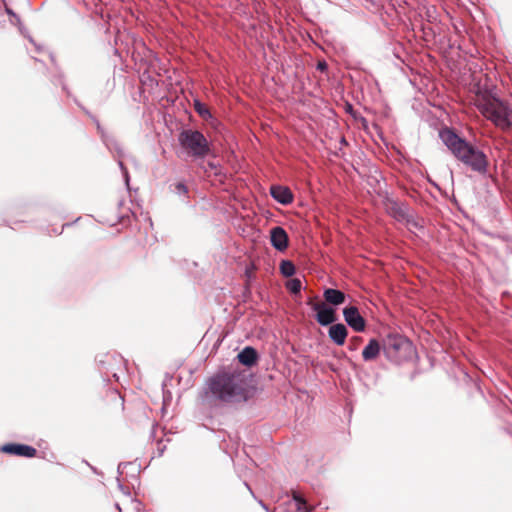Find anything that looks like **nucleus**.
Wrapping results in <instances>:
<instances>
[{
    "label": "nucleus",
    "instance_id": "1",
    "mask_svg": "<svg viewBox=\"0 0 512 512\" xmlns=\"http://www.w3.org/2000/svg\"><path fill=\"white\" fill-rule=\"evenodd\" d=\"M248 384L244 372H223L212 377L205 393L210 403H235L247 399Z\"/></svg>",
    "mask_w": 512,
    "mask_h": 512
},
{
    "label": "nucleus",
    "instance_id": "2",
    "mask_svg": "<svg viewBox=\"0 0 512 512\" xmlns=\"http://www.w3.org/2000/svg\"><path fill=\"white\" fill-rule=\"evenodd\" d=\"M443 143L451 153L462 163L473 171L484 173L487 170L488 162L486 155L466 140L460 138L452 130L445 129L440 132Z\"/></svg>",
    "mask_w": 512,
    "mask_h": 512
},
{
    "label": "nucleus",
    "instance_id": "3",
    "mask_svg": "<svg viewBox=\"0 0 512 512\" xmlns=\"http://www.w3.org/2000/svg\"><path fill=\"white\" fill-rule=\"evenodd\" d=\"M178 142L182 151L195 160L205 158L211 151L207 138L198 130H182Z\"/></svg>",
    "mask_w": 512,
    "mask_h": 512
},
{
    "label": "nucleus",
    "instance_id": "4",
    "mask_svg": "<svg viewBox=\"0 0 512 512\" xmlns=\"http://www.w3.org/2000/svg\"><path fill=\"white\" fill-rule=\"evenodd\" d=\"M477 106L482 114L496 126L503 129L512 126V110L499 99H484Z\"/></svg>",
    "mask_w": 512,
    "mask_h": 512
},
{
    "label": "nucleus",
    "instance_id": "5",
    "mask_svg": "<svg viewBox=\"0 0 512 512\" xmlns=\"http://www.w3.org/2000/svg\"><path fill=\"white\" fill-rule=\"evenodd\" d=\"M383 350L386 357L395 363L411 359L415 352L412 342L399 334H389L383 341Z\"/></svg>",
    "mask_w": 512,
    "mask_h": 512
},
{
    "label": "nucleus",
    "instance_id": "6",
    "mask_svg": "<svg viewBox=\"0 0 512 512\" xmlns=\"http://www.w3.org/2000/svg\"><path fill=\"white\" fill-rule=\"evenodd\" d=\"M311 307L316 311V321L321 326H328L333 324L337 320L336 311L333 307L326 305L325 303H312Z\"/></svg>",
    "mask_w": 512,
    "mask_h": 512
},
{
    "label": "nucleus",
    "instance_id": "7",
    "mask_svg": "<svg viewBox=\"0 0 512 512\" xmlns=\"http://www.w3.org/2000/svg\"><path fill=\"white\" fill-rule=\"evenodd\" d=\"M344 320L347 325L356 332H363L366 328V321L361 316L356 306H349L343 309Z\"/></svg>",
    "mask_w": 512,
    "mask_h": 512
},
{
    "label": "nucleus",
    "instance_id": "8",
    "mask_svg": "<svg viewBox=\"0 0 512 512\" xmlns=\"http://www.w3.org/2000/svg\"><path fill=\"white\" fill-rule=\"evenodd\" d=\"M288 241V234L282 227L276 226L270 230V242L276 250L281 252L286 250Z\"/></svg>",
    "mask_w": 512,
    "mask_h": 512
},
{
    "label": "nucleus",
    "instance_id": "9",
    "mask_svg": "<svg viewBox=\"0 0 512 512\" xmlns=\"http://www.w3.org/2000/svg\"><path fill=\"white\" fill-rule=\"evenodd\" d=\"M1 451L9 454H14L17 456L27 457L31 458L36 455V449L32 446L25 445V444H5L1 447Z\"/></svg>",
    "mask_w": 512,
    "mask_h": 512
},
{
    "label": "nucleus",
    "instance_id": "10",
    "mask_svg": "<svg viewBox=\"0 0 512 512\" xmlns=\"http://www.w3.org/2000/svg\"><path fill=\"white\" fill-rule=\"evenodd\" d=\"M328 335L331 341H333L336 345L341 346L345 343L348 330L344 324L337 323L330 326Z\"/></svg>",
    "mask_w": 512,
    "mask_h": 512
},
{
    "label": "nucleus",
    "instance_id": "11",
    "mask_svg": "<svg viewBox=\"0 0 512 512\" xmlns=\"http://www.w3.org/2000/svg\"><path fill=\"white\" fill-rule=\"evenodd\" d=\"M291 507L292 512H312V509H308L305 499L297 492H293V501L288 503ZM278 512H286L287 508L283 505L278 506Z\"/></svg>",
    "mask_w": 512,
    "mask_h": 512
},
{
    "label": "nucleus",
    "instance_id": "12",
    "mask_svg": "<svg viewBox=\"0 0 512 512\" xmlns=\"http://www.w3.org/2000/svg\"><path fill=\"white\" fill-rule=\"evenodd\" d=\"M271 196L279 203L288 205L293 201V194L289 188L283 186H272L270 188Z\"/></svg>",
    "mask_w": 512,
    "mask_h": 512
},
{
    "label": "nucleus",
    "instance_id": "13",
    "mask_svg": "<svg viewBox=\"0 0 512 512\" xmlns=\"http://www.w3.org/2000/svg\"><path fill=\"white\" fill-rule=\"evenodd\" d=\"M97 125V130L101 135L102 141L105 144V146L111 151L115 152L118 157H121L123 155V151L121 147L119 146L118 142L112 138L111 136L107 135L103 128L101 127L100 123L95 120Z\"/></svg>",
    "mask_w": 512,
    "mask_h": 512
},
{
    "label": "nucleus",
    "instance_id": "14",
    "mask_svg": "<svg viewBox=\"0 0 512 512\" xmlns=\"http://www.w3.org/2000/svg\"><path fill=\"white\" fill-rule=\"evenodd\" d=\"M237 358L241 364L251 367L256 364L258 354L253 347L247 346L237 355Z\"/></svg>",
    "mask_w": 512,
    "mask_h": 512
},
{
    "label": "nucleus",
    "instance_id": "15",
    "mask_svg": "<svg viewBox=\"0 0 512 512\" xmlns=\"http://www.w3.org/2000/svg\"><path fill=\"white\" fill-rule=\"evenodd\" d=\"M380 353V344L376 339H371L362 351L364 361L375 360Z\"/></svg>",
    "mask_w": 512,
    "mask_h": 512
},
{
    "label": "nucleus",
    "instance_id": "16",
    "mask_svg": "<svg viewBox=\"0 0 512 512\" xmlns=\"http://www.w3.org/2000/svg\"><path fill=\"white\" fill-rule=\"evenodd\" d=\"M323 296L328 303L335 306L342 304L346 298L345 294L342 291L332 288L326 289L324 291Z\"/></svg>",
    "mask_w": 512,
    "mask_h": 512
},
{
    "label": "nucleus",
    "instance_id": "17",
    "mask_svg": "<svg viewBox=\"0 0 512 512\" xmlns=\"http://www.w3.org/2000/svg\"><path fill=\"white\" fill-rule=\"evenodd\" d=\"M295 265L289 260H282L280 263V272L285 277H291L295 274Z\"/></svg>",
    "mask_w": 512,
    "mask_h": 512
},
{
    "label": "nucleus",
    "instance_id": "18",
    "mask_svg": "<svg viewBox=\"0 0 512 512\" xmlns=\"http://www.w3.org/2000/svg\"><path fill=\"white\" fill-rule=\"evenodd\" d=\"M194 109L202 118H210L211 113L208 108L199 100H194Z\"/></svg>",
    "mask_w": 512,
    "mask_h": 512
},
{
    "label": "nucleus",
    "instance_id": "19",
    "mask_svg": "<svg viewBox=\"0 0 512 512\" xmlns=\"http://www.w3.org/2000/svg\"><path fill=\"white\" fill-rule=\"evenodd\" d=\"M287 288L293 294L299 293L301 291V288H302L301 280L298 279V278L291 279L287 283Z\"/></svg>",
    "mask_w": 512,
    "mask_h": 512
},
{
    "label": "nucleus",
    "instance_id": "20",
    "mask_svg": "<svg viewBox=\"0 0 512 512\" xmlns=\"http://www.w3.org/2000/svg\"><path fill=\"white\" fill-rule=\"evenodd\" d=\"M173 191L175 194L179 196H186L188 193V188L184 183L178 182L177 184H175Z\"/></svg>",
    "mask_w": 512,
    "mask_h": 512
},
{
    "label": "nucleus",
    "instance_id": "21",
    "mask_svg": "<svg viewBox=\"0 0 512 512\" xmlns=\"http://www.w3.org/2000/svg\"><path fill=\"white\" fill-rule=\"evenodd\" d=\"M118 165L122 171V174H123V177H124V180H125V183L126 185L128 186L129 185V173H128V170L127 168L124 166L123 162L121 160H118Z\"/></svg>",
    "mask_w": 512,
    "mask_h": 512
},
{
    "label": "nucleus",
    "instance_id": "22",
    "mask_svg": "<svg viewBox=\"0 0 512 512\" xmlns=\"http://www.w3.org/2000/svg\"><path fill=\"white\" fill-rule=\"evenodd\" d=\"M205 172H208V170L213 171L214 174L218 173V165L214 162H208L207 166L204 167Z\"/></svg>",
    "mask_w": 512,
    "mask_h": 512
},
{
    "label": "nucleus",
    "instance_id": "23",
    "mask_svg": "<svg viewBox=\"0 0 512 512\" xmlns=\"http://www.w3.org/2000/svg\"><path fill=\"white\" fill-rule=\"evenodd\" d=\"M395 217L398 219H404L406 217V209L403 207H397L395 210Z\"/></svg>",
    "mask_w": 512,
    "mask_h": 512
},
{
    "label": "nucleus",
    "instance_id": "24",
    "mask_svg": "<svg viewBox=\"0 0 512 512\" xmlns=\"http://www.w3.org/2000/svg\"><path fill=\"white\" fill-rule=\"evenodd\" d=\"M317 69L321 72H325L328 69V65L325 61H319L317 64Z\"/></svg>",
    "mask_w": 512,
    "mask_h": 512
},
{
    "label": "nucleus",
    "instance_id": "25",
    "mask_svg": "<svg viewBox=\"0 0 512 512\" xmlns=\"http://www.w3.org/2000/svg\"><path fill=\"white\" fill-rule=\"evenodd\" d=\"M126 463H120L118 465V474L121 475L123 473V469L126 467Z\"/></svg>",
    "mask_w": 512,
    "mask_h": 512
},
{
    "label": "nucleus",
    "instance_id": "26",
    "mask_svg": "<svg viewBox=\"0 0 512 512\" xmlns=\"http://www.w3.org/2000/svg\"><path fill=\"white\" fill-rule=\"evenodd\" d=\"M258 502L267 512H270L268 507L264 504V502L262 500H259Z\"/></svg>",
    "mask_w": 512,
    "mask_h": 512
},
{
    "label": "nucleus",
    "instance_id": "27",
    "mask_svg": "<svg viewBox=\"0 0 512 512\" xmlns=\"http://www.w3.org/2000/svg\"><path fill=\"white\" fill-rule=\"evenodd\" d=\"M6 11H7V13H8V14L12 15L13 17H17V16L13 13V11H12L11 9H8V8H7V9H6Z\"/></svg>",
    "mask_w": 512,
    "mask_h": 512
},
{
    "label": "nucleus",
    "instance_id": "28",
    "mask_svg": "<svg viewBox=\"0 0 512 512\" xmlns=\"http://www.w3.org/2000/svg\"><path fill=\"white\" fill-rule=\"evenodd\" d=\"M112 376H113V378H114L116 381H118V380H119V377H118V375H117L116 373H113V375H112Z\"/></svg>",
    "mask_w": 512,
    "mask_h": 512
},
{
    "label": "nucleus",
    "instance_id": "29",
    "mask_svg": "<svg viewBox=\"0 0 512 512\" xmlns=\"http://www.w3.org/2000/svg\"><path fill=\"white\" fill-rule=\"evenodd\" d=\"M246 487L249 489V492L254 496L252 489L249 487L247 483H245Z\"/></svg>",
    "mask_w": 512,
    "mask_h": 512
},
{
    "label": "nucleus",
    "instance_id": "30",
    "mask_svg": "<svg viewBox=\"0 0 512 512\" xmlns=\"http://www.w3.org/2000/svg\"><path fill=\"white\" fill-rule=\"evenodd\" d=\"M353 339L355 340V342H358L359 338L358 337H354Z\"/></svg>",
    "mask_w": 512,
    "mask_h": 512
},
{
    "label": "nucleus",
    "instance_id": "31",
    "mask_svg": "<svg viewBox=\"0 0 512 512\" xmlns=\"http://www.w3.org/2000/svg\"><path fill=\"white\" fill-rule=\"evenodd\" d=\"M353 339L355 340V342H358L359 338L358 337H354Z\"/></svg>",
    "mask_w": 512,
    "mask_h": 512
},
{
    "label": "nucleus",
    "instance_id": "32",
    "mask_svg": "<svg viewBox=\"0 0 512 512\" xmlns=\"http://www.w3.org/2000/svg\"><path fill=\"white\" fill-rule=\"evenodd\" d=\"M116 507H117L118 509H120V508H119V504H116ZM119 512H121V510H119Z\"/></svg>",
    "mask_w": 512,
    "mask_h": 512
}]
</instances>
